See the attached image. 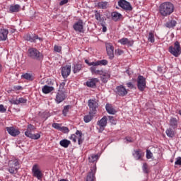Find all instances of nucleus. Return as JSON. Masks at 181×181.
Here are the masks:
<instances>
[{
	"label": "nucleus",
	"mask_w": 181,
	"mask_h": 181,
	"mask_svg": "<svg viewBox=\"0 0 181 181\" xmlns=\"http://www.w3.org/2000/svg\"><path fill=\"white\" fill-rule=\"evenodd\" d=\"M159 13L161 16L166 18L170 16L175 12V5L170 1H165L160 4L158 7Z\"/></svg>",
	"instance_id": "1"
},
{
	"label": "nucleus",
	"mask_w": 181,
	"mask_h": 181,
	"mask_svg": "<svg viewBox=\"0 0 181 181\" xmlns=\"http://www.w3.org/2000/svg\"><path fill=\"white\" fill-rule=\"evenodd\" d=\"M28 57L33 59V60H43V54L39 52L36 48H30L28 50Z\"/></svg>",
	"instance_id": "2"
},
{
	"label": "nucleus",
	"mask_w": 181,
	"mask_h": 181,
	"mask_svg": "<svg viewBox=\"0 0 181 181\" xmlns=\"http://www.w3.org/2000/svg\"><path fill=\"white\" fill-rule=\"evenodd\" d=\"M169 52L173 56H175V57H179L181 54V47H180V43L179 41H176L174 43V47L170 46L169 47Z\"/></svg>",
	"instance_id": "3"
},
{
	"label": "nucleus",
	"mask_w": 181,
	"mask_h": 181,
	"mask_svg": "<svg viewBox=\"0 0 181 181\" xmlns=\"http://www.w3.org/2000/svg\"><path fill=\"white\" fill-rule=\"evenodd\" d=\"M69 139H71V141H73L74 143L77 142L78 140V145H81L84 141V139H83V132H81L80 130H77L75 134L71 135Z\"/></svg>",
	"instance_id": "4"
},
{
	"label": "nucleus",
	"mask_w": 181,
	"mask_h": 181,
	"mask_svg": "<svg viewBox=\"0 0 181 181\" xmlns=\"http://www.w3.org/2000/svg\"><path fill=\"white\" fill-rule=\"evenodd\" d=\"M137 88L139 91H145L146 88V78L139 75L137 78Z\"/></svg>",
	"instance_id": "5"
},
{
	"label": "nucleus",
	"mask_w": 181,
	"mask_h": 181,
	"mask_svg": "<svg viewBox=\"0 0 181 181\" xmlns=\"http://www.w3.org/2000/svg\"><path fill=\"white\" fill-rule=\"evenodd\" d=\"M118 6L122 8V9H124V11H126V12H131L133 9L131 3L128 2L127 0H119L118 1Z\"/></svg>",
	"instance_id": "6"
},
{
	"label": "nucleus",
	"mask_w": 181,
	"mask_h": 181,
	"mask_svg": "<svg viewBox=\"0 0 181 181\" xmlns=\"http://www.w3.org/2000/svg\"><path fill=\"white\" fill-rule=\"evenodd\" d=\"M88 106L89 107L90 114H96L97 108H98V101L90 99L88 101Z\"/></svg>",
	"instance_id": "7"
},
{
	"label": "nucleus",
	"mask_w": 181,
	"mask_h": 181,
	"mask_svg": "<svg viewBox=\"0 0 181 181\" xmlns=\"http://www.w3.org/2000/svg\"><path fill=\"white\" fill-rule=\"evenodd\" d=\"M115 93H116L117 95H119V97H125V95L128 94V90L125 86L120 85L116 87Z\"/></svg>",
	"instance_id": "8"
},
{
	"label": "nucleus",
	"mask_w": 181,
	"mask_h": 181,
	"mask_svg": "<svg viewBox=\"0 0 181 181\" xmlns=\"http://www.w3.org/2000/svg\"><path fill=\"white\" fill-rule=\"evenodd\" d=\"M85 63H86L88 66H107V64H108V61L106 59H102L90 62L88 59H86Z\"/></svg>",
	"instance_id": "9"
},
{
	"label": "nucleus",
	"mask_w": 181,
	"mask_h": 181,
	"mask_svg": "<svg viewBox=\"0 0 181 181\" xmlns=\"http://www.w3.org/2000/svg\"><path fill=\"white\" fill-rule=\"evenodd\" d=\"M70 73H71V65H66L62 67L61 74L63 78H67L70 76Z\"/></svg>",
	"instance_id": "10"
},
{
	"label": "nucleus",
	"mask_w": 181,
	"mask_h": 181,
	"mask_svg": "<svg viewBox=\"0 0 181 181\" xmlns=\"http://www.w3.org/2000/svg\"><path fill=\"white\" fill-rule=\"evenodd\" d=\"M73 28L75 32H78L79 33H84V25H83L82 20H78L73 25Z\"/></svg>",
	"instance_id": "11"
},
{
	"label": "nucleus",
	"mask_w": 181,
	"mask_h": 181,
	"mask_svg": "<svg viewBox=\"0 0 181 181\" xmlns=\"http://www.w3.org/2000/svg\"><path fill=\"white\" fill-rule=\"evenodd\" d=\"M33 173L34 177H37L38 180H40V179L43 177V174L42 173V171L39 170V168H37V165L36 164L33 166Z\"/></svg>",
	"instance_id": "12"
},
{
	"label": "nucleus",
	"mask_w": 181,
	"mask_h": 181,
	"mask_svg": "<svg viewBox=\"0 0 181 181\" xmlns=\"http://www.w3.org/2000/svg\"><path fill=\"white\" fill-rule=\"evenodd\" d=\"M65 91H58L56 95L55 101L57 104H60V103H63L66 100V93Z\"/></svg>",
	"instance_id": "13"
},
{
	"label": "nucleus",
	"mask_w": 181,
	"mask_h": 181,
	"mask_svg": "<svg viewBox=\"0 0 181 181\" xmlns=\"http://www.w3.org/2000/svg\"><path fill=\"white\" fill-rule=\"evenodd\" d=\"M105 46L107 56L110 60H112L114 59V46L111 43H106Z\"/></svg>",
	"instance_id": "14"
},
{
	"label": "nucleus",
	"mask_w": 181,
	"mask_h": 181,
	"mask_svg": "<svg viewBox=\"0 0 181 181\" xmlns=\"http://www.w3.org/2000/svg\"><path fill=\"white\" fill-rule=\"evenodd\" d=\"M107 121H108L107 116H104L102 119L98 121L97 125L100 127V131H104V129L107 127Z\"/></svg>",
	"instance_id": "15"
},
{
	"label": "nucleus",
	"mask_w": 181,
	"mask_h": 181,
	"mask_svg": "<svg viewBox=\"0 0 181 181\" xmlns=\"http://www.w3.org/2000/svg\"><path fill=\"white\" fill-rule=\"evenodd\" d=\"M24 37H25V40H27V42H30L31 43H35V42H36L37 39H39V40H42V38L39 37V36L35 34L34 35L27 34Z\"/></svg>",
	"instance_id": "16"
},
{
	"label": "nucleus",
	"mask_w": 181,
	"mask_h": 181,
	"mask_svg": "<svg viewBox=\"0 0 181 181\" xmlns=\"http://www.w3.org/2000/svg\"><path fill=\"white\" fill-rule=\"evenodd\" d=\"M8 33H9V30H8V29H0V40L5 42V40L8 39Z\"/></svg>",
	"instance_id": "17"
},
{
	"label": "nucleus",
	"mask_w": 181,
	"mask_h": 181,
	"mask_svg": "<svg viewBox=\"0 0 181 181\" xmlns=\"http://www.w3.org/2000/svg\"><path fill=\"white\" fill-rule=\"evenodd\" d=\"M118 42L120 43V45H127V46H130V47L134 46V40H129L127 37H123L119 40Z\"/></svg>",
	"instance_id": "18"
},
{
	"label": "nucleus",
	"mask_w": 181,
	"mask_h": 181,
	"mask_svg": "<svg viewBox=\"0 0 181 181\" xmlns=\"http://www.w3.org/2000/svg\"><path fill=\"white\" fill-rule=\"evenodd\" d=\"M179 125V120L175 117H171L170 119L169 127L173 129H176Z\"/></svg>",
	"instance_id": "19"
},
{
	"label": "nucleus",
	"mask_w": 181,
	"mask_h": 181,
	"mask_svg": "<svg viewBox=\"0 0 181 181\" xmlns=\"http://www.w3.org/2000/svg\"><path fill=\"white\" fill-rule=\"evenodd\" d=\"M6 129L9 135H11V136H17V135L21 134V132H19L18 129H16L14 127H6Z\"/></svg>",
	"instance_id": "20"
},
{
	"label": "nucleus",
	"mask_w": 181,
	"mask_h": 181,
	"mask_svg": "<svg viewBox=\"0 0 181 181\" xmlns=\"http://www.w3.org/2000/svg\"><path fill=\"white\" fill-rule=\"evenodd\" d=\"M98 81H100V80H98V78H93L86 82V86H87V87H90V88H94V87H95V86H96L97 83H98Z\"/></svg>",
	"instance_id": "21"
},
{
	"label": "nucleus",
	"mask_w": 181,
	"mask_h": 181,
	"mask_svg": "<svg viewBox=\"0 0 181 181\" xmlns=\"http://www.w3.org/2000/svg\"><path fill=\"white\" fill-rule=\"evenodd\" d=\"M111 16H112V21H114L115 22H118V21H119V19H122V14H121L117 11L112 12Z\"/></svg>",
	"instance_id": "22"
},
{
	"label": "nucleus",
	"mask_w": 181,
	"mask_h": 181,
	"mask_svg": "<svg viewBox=\"0 0 181 181\" xmlns=\"http://www.w3.org/2000/svg\"><path fill=\"white\" fill-rule=\"evenodd\" d=\"M106 111L108 114H111L112 115H115L117 113V110L112 107V105L110 104H106L105 105Z\"/></svg>",
	"instance_id": "23"
},
{
	"label": "nucleus",
	"mask_w": 181,
	"mask_h": 181,
	"mask_svg": "<svg viewBox=\"0 0 181 181\" xmlns=\"http://www.w3.org/2000/svg\"><path fill=\"white\" fill-rule=\"evenodd\" d=\"M21 78H24L25 80H28V81H33L35 78L33 75L29 73H25L21 75Z\"/></svg>",
	"instance_id": "24"
},
{
	"label": "nucleus",
	"mask_w": 181,
	"mask_h": 181,
	"mask_svg": "<svg viewBox=\"0 0 181 181\" xmlns=\"http://www.w3.org/2000/svg\"><path fill=\"white\" fill-rule=\"evenodd\" d=\"M71 144V141L68 139H62L59 141V145L62 146V148H69V146Z\"/></svg>",
	"instance_id": "25"
},
{
	"label": "nucleus",
	"mask_w": 181,
	"mask_h": 181,
	"mask_svg": "<svg viewBox=\"0 0 181 181\" xmlns=\"http://www.w3.org/2000/svg\"><path fill=\"white\" fill-rule=\"evenodd\" d=\"M42 93L44 94H49V93H52L54 90V88L53 86H49L47 85H45L42 88Z\"/></svg>",
	"instance_id": "26"
},
{
	"label": "nucleus",
	"mask_w": 181,
	"mask_h": 181,
	"mask_svg": "<svg viewBox=\"0 0 181 181\" xmlns=\"http://www.w3.org/2000/svg\"><path fill=\"white\" fill-rule=\"evenodd\" d=\"M94 115H95V114L90 113V112H89V114L85 115L83 117L84 122H86V124H88V122H90L94 118Z\"/></svg>",
	"instance_id": "27"
},
{
	"label": "nucleus",
	"mask_w": 181,
	"mask_h": 181,
	"mask_svg": "<svg viewBox=\"0 0 181 181\" xmlns=\"http://www.w3.org/2000/svg\"><path fill=\"white\" fill-rule=\"evenodd\" d=\"M165 134L168 138H174L175 135V130L172 127L167 129Z\"/></svg>",
	"instance_id": "28"
},
{
	"label": "nucleus",
	"mask_w": 181,
	"mask_h": 181,
	"mask_svg": "<svg viewBox=\"0 0 181 181\" xmlns=\"http://www.w3.org/2000/svg\"><path fill=\"white\" fill-rule=\"evenodd\" d=\"M20 167H13V165H9L8 172L11 175H16Z\"/></svg>",
	"instance_id": "29"
},
{
	"label": "nucleus",
	"mask_w": 181,
	"mask_h": 181,
	"mask_svg": "<svg viewBox=\"0 0 181 181\" xmlns=\"http://www.w3.org/2000/svg\"><path fill=\"white\" fill-rule=\"evenodd\" d=\"M177 23L175 20H171L167 22L165 24V28H168V29H172V28H175Z\"/></svg>",
	"instance_id": "30"
},
{
	"label": "nucleus",
	"mask_w": 181,
	"mask_h": 181,
	"mask_svg": "<svg viewBox=\"0 0 181 181\" xmlns=\"http://www.w3.org/2000/svg\"><path fill=\"white\" fill-rule=\"evenodd\" d=\"M21 9V6L19 4H16L14 6H10L9 11L11 13H13L15 12H19Z\"/></svg>",
	"instance_id": "31"
},
{
	"label": "nucleus",
	"mask_w": 181,
	"mask_h": 181,
	"mask_svg": "<svg viewBox=\"0 0 181 181\" xmlns=\"http://www.w3.org/2000/svg\"><path fill=\"white\" fill-rule=\"evenodd\" d=\"M36 128L31 124H29L27 127V131L25 132V136H28V134H32V131H35Z\"/></svg>",
	"instance_id": "32"
},
{
	"label": "nucleus",
	"mask_w": 181,
	"mask_h": 181,
	"mask_svg": "<svg viewBox=\"0 0 181 181\" xmlns=\"http://www.w3.org/2000/svg\"><path fill=\"white\" fill-rule=\"evenodd\" d=\"M107 6L108 2L107 1H100L98 3V8H99V9H107Z\"/></svg>",
	"instance_id": "33"
},
{
	"label": "nucleus",
	"mask_w": 181,
	"mask_h": 181,
	"mask_svg": "<svg viewBox=\"0 0 181 181\" xmlns=\"http://www.w3.org/2000/svg\"><path fill=\"white\" fill-rule=\"evenodd\" d=\"M81 69H83V65L80 64H76L73 66V71L74 74L78 73Z\"/></svg>",
	"instance_id": "34"
},
{
	"label": "nucleus",
	"mask_w": 181,
	"mask_h": 181,
	"mask_svg": "<svg viewBox=\"0 0 181 181\" xmlns=\"http://www.w3.org/2000/svg\"><path fill=\"white\" fill-rule=\"evenodd\" d=\"M27 137L28 138H30V139H35V140H36V139H39L40 138V134H39V133H37V134H28L27 133Z\"/></svg>",
	"instance_id": "35"
},
{
	"label": "nucleus",
	"mask_w": 181,
	"mask_h": 181,
	"mask_svg": "<svg viewBox=\"0 0 181 181\" xmlns=\"http://www.w3.org/2000/svg\"><path fill=\"white\" fill-rule=\"evenodd\" d=\"M133 156L134 158H135L136 160H139V159H141V157L142 156V153H141V150L134 151V153H133Z\"/></svg>",
	"instance_id": "36"
},
{
	"label": "nucleus",
	"mask_w": 181,
	"mask_h": 181,
	"mask_svg": "<svg viewBox=\"0 0 181 181\" xmlns=\"http://www.w3.org/2000/svg\"><path fill=\"white\" fill-rule=\"evenodd\" d=\"M89 162L91 163H94L96 160H98V154H92L88 158Z\"/></svg>",
	"instance_id": "37"
},
{
	"label": "nucleus",
	"mask_w": 181,
	"mask_h": 181,
	"mask_svg": "<svg viewBox=\"0 0 181 181\" xmlns=\"http://www.w3.org/2000/svg\"><path fill=\"white\" fill-rule=\"evenodd\" d=\"M86 181H95V177L94 176V173H93V171L88 173V175L86 177Z\"/></svg>",
	"instance_id": "38"
},
{
	"label": "nucleus",
	"mask_w": 181,
	"mask_h": 181,
	"mask_svg": "<svg viewBox=\"0 0 181 181\" xmlns=\"http://www.w3.org/2000/svg\"><path fill=\"white\" fill-rule=\"evenodd\" d=\"M102 81L103 83H107L108 81V79L110 78V74H107V73H103L102 76Z\"/></svg>",
	"instance_id": "39"
},
{
	"label": "nucleus",
	"mask_w": 181,
	"mask_h": 181,
	"mask_svg": "<svg viewBox=\"0 0 181 181\" xmlns=\"http://www.w3.org/2000/svg\"><path fill=\"white\" fill-rule=\"evenodd\" d=\"M8 165H11L14 168H19V160H18V159H14L13 160L9 161Z\"/></svg>",
	"instance_id": "40"
},
{
	"label": "nucleus",
	"mask_w": 181,
	"mask_h": 181,
	"mask_svg": "<svg viewBox=\"0 0 181 181\" xmlns=\"http://www.w3.org/2000/svg\"><path fill=\"white\" fill-rule=\"evenodd\" d=\"M148 42H151V43L155 42V35H153V33L150 32L148 33Z\"/></svg>",
	"instance_id": "41"
},
{
	"label": "nucleus",
	"mask_w": 181,
	"mask_h": 181,
	"mask_svg": "<svg viewBox=\"0 0 181 181\" xmlns=\"http://www.w3.org/2000/svg\"><path fill=\"white\" fill-rule=\"evenodd\" d=\"M71 108V105H68L64 107V110H62L63 115L66 117L67 115V112H69V110Z\"/></svg>",
	"instance_id": "42"
},
{
	"label": "nucleus",
	"mask_w": 181,
	"mask_h": 181,
	"mask_svg": "<svg viewBox=\"0 0 181 181\" xmlns=\"http://www.w3.org/2000/svg\"><path fill=\"white\" fill-rule=\"evenodd\" d=\"M95 18L96 21H99V22H101V14L100 12L97 10H95Z\"/></svg>",
	"instance_id": "43"
},
{
	"label": "nucleus",
	"mask_w": 181,
	"mask_h": 181,
	"mask_svg": "<svg viewBox=\"0 0 181 181\" xmlns=\"http://www.w3.org/2000/svg\"><path fill=\"white\" fill-rule=\"evenodd\" d=\"M108 118L112 125H117V120L112 116H108Z\"/></svg>",
	"instance_id": "44"
},
{
	"label": "nucleus",
	"mask_w": 181,
	"mask_h": 181,
	"mask_svg": "<svg viewBox=\"0 0 181 181\" xmlns=\"http://www.w3.org/2000/svg\"><path fill=\"white\" fill-rule=\"evenodd\" d=\"M147 159H152V156H153V154L151 151V150H146V154Z\"/></svg>",
	"instance_id": "45"
},
{
	"label": "nucleus",
	"mask_w": 181,
	"mask_h": 181,
	"mask_svg": "<svg viewBox=\"0 0 181 181\" xmlns=\"http://www.w3.org/2000/svg\"><path fill=\"white\" fill-rule=\"evenodd\" d=\"M59 131H61V132H63L64 134H69V132H70V130L66 127H61Z\"/></svg>",
	"instance_id": "46"
},
{
	"label": "nucleus",
	"mask_w": 181,
	"mask_h": 181,
	"mask_svg": "<svg viewBox=\"0 0 181 181\" xmlns=\"http://www.w3.org/2000/svg\"><path fill=\"white\" fill-rule=\"evenodd\" d=\"M52 128H54L55 129L60 131L62 127L60 126V124H59V123H53Z\"/></svg>",
	"instance_id": "47"
},
{
	"label": "nucleus",
	"mask_w": 181,
	"mask_h": 181,
	"mask_svg": "<svg viewBox=\"0 0 181 181\" xmlns=\"http://www.w3.org/2000/svg\"><path fill=\"white\" fill-rule=\"evenodd\" d=\"M11 104H14L15 105H19L20 102H19V99H12L11 100H10Z\"/></svg>",
	"instance_id": "48"
},
{
	"label": "nucleus",
	"mask_w": 181,
	"mask_h": 181,
	"mask_svg": "<svg viewBox=\"0 0 181 181\" xmlns=\"http://www.w3.org/2000/svg\"><path fill=\"white\" fill-rule=\"evenodd\" d=\"M54 52H57V53H60V52H62V47L54 45Z\"/></svg>",
	"instance_id": "49"
},
{
	"label": "nucleus",
	"mask_w": 181,
	"mask_h": 181,
	"mask_svg": "<svg viewBox=\"0 0 181 181\" xmlns=\"http://www.w3.org/2000/svg\"><path fill=\"white\" fill-rule=\"evenodd\" d=\"M64 86H66L65 82L61 83L60 85H59V88L58 91H64Z\"/></svg>",
	"instance_id": "50"
},
{
	"label": "nucleus",
	"mask_w": 181,
	"mask_h": 181,
	"mask_svg": "<svg viewBox=\"0 0 181 181\" xmlns=\"http://www.w3.org/2000/svg\"><path fill=\"white\" fill-rule=\"evenodd\" d=\"M20 104H26L28 103V99L24 98H18Z\"/></svg>",
	"instance_id": "51"
},
{
	"label": "nucleus",
	"mask_w": 181,
	"mask_h": 181,
	"mask_svg": "<svg viewBox=\"0 0 181 181\" xmlns=\"http://www.w3.org/2000/svg\"><path fill=\"white\" fill-rule=\"evenodd\" d=\"M124 53V51L122 49H115V54H117V56H121Z\"/></svg>",
	"instance_id": "52"
},
{
	"label": "nucleus",
	"mask_w": 181,
	"mask_h": 181,
	"mask_svg": "<svg viewBox=\"0 0 181 181\" xmlns=\"http://www.w3.org/2000/svg\"><path fill=\"white\" fill-rule=\"evenodd\" d=\"M97 66H92L90 68V71H91V73L93 74H94L95 73V71H97Z\"/></svg>",
	"instance_id": "53"
},
{
	"label": "nucleus",
	"mask_w": 181,
	"mask_h": 181,
	"mask_svg": "<svg viewBox=\"0 0 181 181\" xmlns=\"http://www.w3.org/2000/svg\"><path fill=\"white\" fill-rule=\"evenodd\" d=\"M0 112H6V108L4 107V105H0Z\"/></svg>",
	"instance_id": "54"
},
{
	"label": "nucleus",
	"mask_w": 181,
	"mask_h": 181,
	"mask_svg": "<svg viewBox=\"0 0 181 181\" xmlns=\"http://www.w3.org/2000/svg\"><path fill=\"white\" fill-rule=\"evenodd\" d=\"M67 2H69V0H62L59 2V5H60V6H63V5H66V4H67Z\"/></svg>",
	"instance_id": "55"
},
{
	"label": "nucleus",
	"mask_w": 181,
	"mask_h": 181,
	"mask_svg": "<svg viewBox=\"0 0 181 181\" xmlns=\"http://www.w3.org/2000/svg\"><path fill=\"white\" fill-rule=\"evenodd\" d=\"M104 74V71L103 70H96L94 74H100V76H103Z\"/></svg>",
	"instance_id": "56"
},
{
	"label": "nucleus",
	"mask_w": 181,
	"mask_h": 181,
	"mask_svg": "<svg viewBox=\"0 0 181 181\" xmlns=\"http://www.w3.org/2000/svg\"><path fill=\"white\" fill-rule=\"evenodd\" d=\"M175 165H181V157L177 158V160L175 162Z\"/></svg>",
	"instance_id": "57"
},
{
	"label": "nucleus",
	"mask_w": 181,
	"mask_h": 181,
	"mask_svg": "<svg viewBox=\"0 0 181 181\" xmlns=\"http://www.w3.org/2000/svg\"><path fill=\"white\" fill-rule=\"evenodd\" d=\"M143 171L144 173H148V167L146 166V164L143 165Z\"/></svg>",
	"instance_id": "58"
},
{
	"label": "nucleus",
	"mask_w": 181,
	"mask_h": 181,
	"mask_svg": "<svg viewBox=\"0 0 181 181\" xmlns=\"http://www.w3.org/2000/svg\"><path fill=\"white\" fill-rule=\"evenodd\" d=\"M43 115L44 116L42 117V118L45 117V121H46V119H47V118H49L50 117V115H49V112H44Z\"/></svg>",
	"instance_id": "59"
},
{
	"label": "nucleus",
	"mask_w": 181,
	"mask_h": 181,
	"mask_svg": "<svg viewBox=\"0 0 181 181\" xmlns=\"http://www.w3.org/2000/svg\"><path fill=\"white\" fill-rule=\"evenodd\" d=\"M126 86H127V87L129 88H134V84H132V82H129V83H126Z\"/></svg>",
	"instance_id": "60"
},
{
	"label": "nucleus",
	"mask_w": 181,
	"mask_h": 181,
	"mask_svg": "<svg viewBox=\"0 0 181 181\" xmlns=\"http://www.w3.org/2000/svg\"><path fill=\"white\" fill-rule=\"evenodd\" d=\"M13 89L16 90V91H19V90H22V86H13Z\"/></svg>",
	"instance_id": "61"
},
{
	"label": "nucleus",
	"mask_w": 181,
	"mask_h": 181,
	"mask_svg": "<svg viewBox=\"0 0 181 181\" xmlns=\"http://www.w3.org/2000/svg\"><path fill=\"white\" fill-rule=\"evenodd\" d=\"M103 26V32H107V27L103 23L101 24Z\"/></svg>",
	"instance_id": "62"
},
{
	"label": "nucleus",
	"mask_w": 181,
	"mask_h": 181,
	"mask_svg": "<svg viewBox=\"0 0 181 181\" xmlns=\"http://www.w3.org/2000/svg\"><path fill=\"white\" fill-rule=\"evenodd\" d=\"M125 139L127 142H133L132 139H131V137H126Z\"/></svg>",
	"instance_id": "63"
},
{
	"label": "nucleus",
	"mask_w": 181,
	"mask_h": 181,
	"mask_svg": "<svg viewBox=\"0 0 181 181\" xmlns=\"http://www.w3.org/2000/svg\"><path fill=\"white\" fill-rule=\"evenodd\" d=\"M126 73L128 76H131V74H132V71H129V69L126 70Z\"/></svg>",
	"instance_id": "64"
}]
</instances>
